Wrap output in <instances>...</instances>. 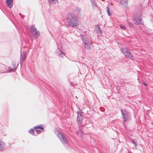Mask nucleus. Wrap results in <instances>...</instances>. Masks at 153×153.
<instances>
[{
	"label": "nucleus",
	"mask_w": 153,
	"mask_h": 153,
	"mask_svg": "<svg viewBox=\"0 0 153 153\" xmlns=\"http://www.w3.org/2000/svg\"><path fill=\"white\" fill-rule=\"evenodd\" d=\"M67 19L69 20L68 22L70 26L74 27L78 25L79 22L76 17L70 15L67 18Z\"/></svg>",
	"instance_id": "1"
},
{
	"label": "nucleus",
	"mask_w": 153,
	"mask_h": 153,
	"mask_svg": "<svg viewBox=\"0 0 153 153\" xmlns=\"http://www.w3.org/2000/svg\"><path fill=\"white\" fill-rule=\"evenodd\" d=\"M121 52L126 56H128V57L132 60L134 59L133 55L131 54L130 52L126 48H123L121 49Z\"/></svg>",
	"instance_id": "2"
},
{
	"label": "nucleus",
	"mask_w": 153,
	"mask_h": 153,
	"mask_svg": "<svg viewBox=\"0 0 153 153\" xmlns=\"http://www.w3.org/2000/svg\"><path fill=\"white\" fill-rule=\"evenodd\" d=\"M28 132L31 134L36 136H37L38 134V125H37L30 129Z\"/></svg>",
	"instance_id": "3"
},
{
	"label": "nucleus",
	"mask_w": 153,
	"mask_h": 153,
	"mask_svg": "<svg viewBox=\"0 0 153 153\" xmlns=\"http://www.w3.org/2000/svg\"><path fill=\"white\" fill-rule=\"evenodd\" d=\"M37 29L34 26L32 25L30 27V31L32 36L35 38H37L38 37V31Z\"/></svg>",
	"instance_id": "4"
},
{
	"label": "nucleus",
	"mask_w": 153,
	"mask_h": 153,
	"mask_svg": "<svg viewBox=\"0 0 153 153\" xmlns=\"http://www.w3.org/2000/svg\"><path fill=\"white\" fill-rule=\"evenodd\" d=\"M142 15L141 14L136 16L134 19V24L137 25L141 24L142 23Z\"/></svg>",
	"instance_id": "5"
},
{
	"label": "nucleus",
	"mask_w": 153,
	"mask_h": 153,
	"mask_svg": "<svg viewBox=\"0 0 153 153\" xmlns=\"http://www.w3.org/2000/svg\"><path fill=\"white\" fill-rule=\"evenodd\" d=\"M26 53L25 51H23L22 52L21 51L20 63L21 65L26 59Z\"/></svg>",
	"instance_id": "6"
},
{
	"label": "nucleus",
	"mask_w": 153,
	"mask_h": 153,
	"mask_svg": "<svg viewBox=\"0 0 153 153\" xmlns=\"http://www.w3.org/2000/svg\"><path fill=\"white\" fill-rule=\"evenodd\" d=\"M85 47V48L87 49H89L91 48L92 45L91 42L89 39L85 40L84 42Z\"/></svg>",
	"instance_id": "7"
},
{
	"label": "nucleus",
	"mask_w": 153,
	"mask_h": 153,
	"mask_svg": "<svg viewBox=\"0 0 153 153\" xmlns=\"http://www.w3.org/2000/svg\"><path fill=\"white\" fill-rule=\"evenodd\" d=\"M58 136L59 139L63 143L66 144L68 143L66 138L63 135H62L61 134L59 133V134H58Z\"/></svg>",
	"instance_id": "8"
},
{
	"label": "nucleus",
	"mask_w": 153,
	"mask_h": 153,
	"mask_svg": "<svg viewBox=\"0 0 153 153\" xmlns=\"http://www.w3.org/2000/svg\"><path fill=\"white\" fill-rule=\"evenodd\" d=\"M121 111L123 115V118L124 119V121H126L128 119V117L127 115L128 114L125 110H121Z\"/></svg>",
	"instance_id": "9"
},
{
	"label": "nucleus",
	"mask_w": 153,
	"mask_h": 153,
	"mask_svg": "<svg viewBox=\"0 0 153 153\" xmlns=\"http://www.w3.org/2000/svg\"><path fill=\"white\" fill-rule=\"evenodd\" d=\"M5 147V143L1 140H0V151H4Z\"/></svg>",
	"instance_id": "10"
},
{
	"label": "nucleus",
	"mask_w": 153,
	"mask_h": 153,
	"mask_svg": "<svg viewBox=\"0 0 153 153\" xmlns=\"http://www.w3.org/2000/svg\"><path fill=\"white\" fill-rule=\"evenodd\" d=\"M6 2L10 8H11L13 5V0H6Z\"/></svg>",
	"instance_id": "11"
},
{
	"label": "nucleus",
	"mask_w": 153,
	"mask_h": 153,
	"mask_svg": "<svg viewBox=\"0 0 153 153\" xmlns=\"http://www.w3.org/2000/svg\"><path fill=\"white\" fill-rule=\"evenodd\" d=\"M5 70L4 67L0 66V73H3L5 72Z\"/></svg>",
	"instance_id": "12"
},
{
	"label": "nucleus",
	"mask_w": 153,
	"mask_h": 153,
	"mask_svg": "<svg viewBox=\"0 0 153 153\" xmlns=\"http://www.w3.org/2000/svg\"><path fill=\"white\" fill-rule=\"evenodd\" d=\"M96 30L98 31V33H101V30L100 29V28L98 25H96Z\"/></svg>",
	"instance_id": "13"
},
{
	"label": "nucleus",
	"mask_w": 153,
	"mask_h": 153,
	"mask_svg": "<svg viewBox=\"0 0 153 153\" xmlns=\"http://www.w3.org/2000/svg\"><path fill=\"white\" fill-rule=\"evenodd\" d=\"M77 120L78 121H79V123H80L82 120V117H81V116H80L79 117V116H78L77 117Z\"/></svg>",
	"instance_id": "14"
},
{
	"label": "nucleus",
	"mask_w": 153,
	"mask_h": 153,
	"mask_svg": "<svg viewBox=\"0 0 153 153\" xmlns=\"http://www.w3.org/2000/svg\"><path fill=\"white\" fill-rule=\"evenodd\" d=\"M49 1L51 3L53 4L55 3L56 1L57 0H49Z\"/></svg>",
	"instance_id": "15"
},
{
	"label": "nucleus",
	"mask_w": 153,
	"mask_h": 153,
	"mask_svg": "<svg viewBox=\"0 0 153 153\" xmlns=\"http://www.w3.org/2000/svg\"><path fill=\"white\" fill-rule=\"evenodd\" d=\"M106 9H107V12L108 13V15L109 16L110 15V14H109V7L107 6L106 7Z\"/></svg>",
	"instance_id": "16"
},
{
	"label": "nucleus",
	"mask_w": 153,
	"mask_h": 153,
	"mask_svg": "<svg viewBox=\"0 0 153 153\" xmlns=\"http://www.w3.org/2000/svg\"><path fill=\"white\" fill-rule=\"evenodd\" d=\"M39 128H40L42 130L44 129V126L42 125H40V126H39Z\"/></svg>",
	"instance_id": "17"
},
{
	"label": "nucleus",
	"mask_w": 153,
	"mask_h": 153,
	"mask_svg": "<svg viewBox=\"0 0 153 153\" xmlns=\"http://www.w3.org/2000/svg\"><path fill=\"white\" fill-rule=\"evenodd\" d=\"M120 27L121 28L125 29H126L125 27L123 25H120Z\"/></svg>",
	"instance_id": "18"
},
{
	"label": "nucleus",
	"mask_w": 153,
	"mask_h": 153,
	"mask_svg": "<svg viewBox=\"0 0 153 153\" xmlns=\"http://www.w3.org/2000/svg\"><path fill=\"white\" fill-rule=\"evenodd\" d=\"M132 142L134 145L135 146H137V144H136V143L133 140Z\"/></svg>",
	"instance_id": "19"
},
{
	"label": "nucleus",
	"mask_w": 153,
	"mask_h": 153,
	"mask_svg": "<svg viewBox=\"0 0 153 153\" xmlns=\"http://www.w3.org/2000/svg\"><path fill=\"white\" fill-rule=\"evenodd\" d=\"M9 68L10 69V70L13 71L16 69V68L14 67V68H11L10 67Z\"/></svg>",
	"instance_id": "20"
},
{
	"label": "nucleus",
	"mask_w": 153,
	"mask_h": 153,
	"mask_svg": "<svg viewBox=\"0 0 153 153\" xmlns=\"http://www.w3.org/2000/svg\"><path fill=\"white\" fill-rule=\"evenodd\" d=\"M125 1L126 3H127L128 2V0H123V1Z\"/></svg>",
	"instance_id": "21"
},
{
	"label": "nucleus",
	"mask_w": 153,
	"mask_h": 153,
	"mask_svg": "<svg viewBox=\"0 0 153 153\" xmlns=\"http://www.w3.org/2000/svg\"><path fill=\"white\" fill-rule=\"evenodd\" d=\"M144 84L145 85H146V84L145 83H144Z\"/></svg>",
	"instance_id": "22"
},
{
	"label": "nucleus",
	"mask_w": 153,
	"mask_h": 153,
	"mask_svg": "<svg viewBox=\"0 0 153 153\" xmlns=\"http://www.w3.org/2000/svg\"><path fill=\"white\" fill-rule=\"evenodd\" d=\"M19 15H21V13H19Z\"/></svg>",
	"instance_id": "23"
}]
</instances>
